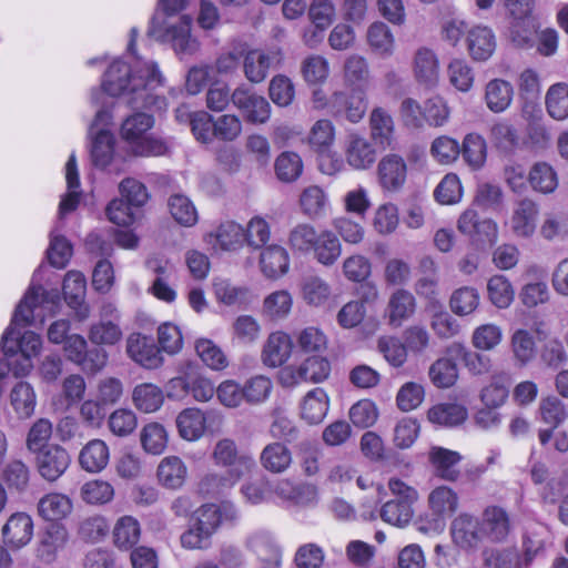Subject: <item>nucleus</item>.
Instances as JSON below:
<instances>
[{"label": "nucleus", "mask_w": 568, "mask_h": 568, "mask_svg": "<svg viewBox=\"0 0 568 568\" xmlns=\"http://www.w3.org/2000/svg\"><path fill=\"white\" fill-rule=\"evenodd\" d=\"M164 78L152 60L134 57L132 62L118 59L104 73L102 88L91 93V103L97 108L94 120L89 129L93 136L91 158L98 168H106L114 154V136L105 129L111 121L113 97H122L133 109L166 106L165 100L155 90L163 85Z\"/></svg>", "instance_id": "nucleus-1"}, {"label": "nucleus", "mask_w": 568, "mask_h": 568, "mask_svg": "<svg viewBox=\"0 0 568 568\" xmlns=\"http://www.w3.org/2000/svg\"><path fill=\"white\" fill-rule=\"evenodd\" d=\"M59 303L60 296L57 290L45 291L41 285H31L17 305L10 326L2 335L0 346L6 355L20 353L24 357L27 364L23 372L32 367L30 359L39 354L42 341L40 335L31 331L21 335L19 329L33 323L37 308L53 311Z\"/></svg>", "instance_id": "nucleus-2"}, {"label": "nucleus", "mask_w": 568, "mask_h": 568, "mask_svg": "<svg viewBox=\"0 0 568 568\" xmlns=\"http://www.w3.org/2000/svg\"><path fill=\"white\" fill-rule=\"evenodd\" d=\"M187 0H160L169 18L164 22L163 34H158L155 28L150 29L149 33L161 38L163 41L172 43L175 52L179 54H192L199 49V42L191 36L192 18L183 14L178 18L173 13L183 10Z\"/></svg>", "instance_id": "nucleus-3"}, {"label": "nucleus", "mask_w": 568, "mask_h": 568, "mask_svg": "<svg viewBox=\"0 0 568 568\" xmlns=\"http://www.w3.org/2000/svg\"><path fill=\"white\" fill-rule=\"evenodd\" d=\"M153 124V118L142 112L134 113L123 121L121 136L129 143L134 155L161 156L168 152V145L163 140L146 135Z\"/></svg>", "instance_id": "nucleus-4"}, {"label": "nucleus", "mask_w": 568, "mask_h": 568, "mask_svg": "<svg viewBox=\"0 0 568 568\" xmlns=\"http://www.w3.org/2000/svg\"><path fill=\"white\" fill-rule=\"evenodd\" d=\"M215 465L226 467L230 481L237 483L245 474L255 467L254 458L248 454H241L233 439H220L212 452Z\"/></svg>", "instance_id": "nucleus-5"}, {"label": "nucleus", "mask_w": 568, "mask_h": 568, "mask_svg": "<svg viewBox=\"0 0 568 568\" xmlns=\"http://www.w3.org/2000/svg\"><path fill=\"white\" fill-rule=\"evenodd\" d=\"M505 4L511 16L510 38L518 47L529 45L537 30V24L531 16L532 0H505Z\"/></svg>", "instance_id": "nucleus-6"}, {"label": "nucleus", "mask_w": 568, "mask_h": 568, "mask_svg": "<svg viewBox=\"0 0 568 568\" xmlns=\"http://www.w3.org/2000/svg\"><path fill=\"white\" fill-rule=\"evenodd\" d=\"M282 62L283 51L281 48L250 50L243 59L244 75L251 83H261L266 79L270 69L280 67Z\"/></svg>", "instance_id": "nucleus-7"}, {"label": "nucleus", "mask_w": 568, "mask_h": 568, "mask_svg": "<svg viewBox=\"0 0 568 568\" xmlns=\"http://www.w3.org/2000/svg\"><path fill=\"white\" fill-rule=\"evenodd\" d=\"M524 555H520L515 549L491 551L485 559L486 565L489 568H527L544 548V544L540 540L534 541L527 537L524 540Z\"/></svg>", "instance_id": "nucleus-8"}, {"label": "nucleus", "mask_w": 568, "mask_h": 568, "mask_svg": "<svg viewBox=\"0 0 568 568\" xmlns=\"http://www.w3.org/2000/svg\"><path fill=\"white\" fill-rule=\"evenodd\" d=\"M125 351L134 363L146 369H155L163 363L161 349L153 337L141 333H132L128 336Z\"/></svg>", "instance_id": "nucleus-9"}, {"label": "nucleus", "mask_w": 568, "mask_h": 568, "mask_svg": "<svg viewBox=\"0 0 568 568\" xmlns=\"http://www.w3.org/2000/svg\"><path fill=\"white\" fill-rule=\"evenodd\" d=\"M36 454L37 470L48 481H55L60 478L71 463L69 453L60 445H49Z\"/></svg>", "instance_id": "nucleus-10"}, {"label": "nucleus", "mask_w": 568, "mask_h": 568, "mask_svg": "<svg viewBox=\"0 0 568 568\" xmlns=\"http://www.w3.org/2000/svg\"><path fill=\"white\" fill-rule=\"evenodd\" d=\"M457 229L464 235L475 241L496 243L498 239V226L491 219L480 220L473 207L465 210L457 222Z\"/></svg>", "instance_id": "nucleus-11"}, {"label": "nucleus", "mask_w": 568, "mask_h": 568, "mask_svg": "<svg viewBox=\"0 0 568 568\" xmlns=\"http://www.w3.org/2000/svg\"><path fill=\"white\" fill-rule=\"evenodd\" d=\"M377 178L381 187L387 192L399 191L407 178L406 161L398 154H387L377 165Z\"/></svg>", "instance_id": "nucleus-12"}, {"label": "nucleus", "mask_w": 568, "mask_h": 568, "mask_svg": "<svg viewBox=\"0 0 568 568\" xmlns=\"http://www.w3.org/2000/svg\"><path fill=\"white\" fill-rule=\"evenodd\" d=\"M3 542L13 550L27 546L33 536V521L26 513L12 514L1 529Z\"/></svg>", "instance_id": "nucleus-13"}, {"label": "nucleus", "mask_w": 568, "mask_h": 568, "mask_svg": "<svg viewBox=\"0 0 568 568\" xmlns=\"http://www.w3.org/2000/svg\"><path fill=\"white\" fill-rule=\"evenodd\" d=\"M463 459L458 452L450 450L440 446H433L428 452V462L433 474L446 481H456L460 476L457 468Z\"/></svg>", "instance_id": "nucleus-14"}, {"label": "nucleus", "mask_w": 568, "mask_h": 568, "mask_svg": "<svg viewBox=\"0 0 568 568\" xmlns=\"http://www.w3.org/2000/svg\"><path fill=\"white\" fill-rule=\"evenodd\" d=\"M480 531L483 537L500 542L506 540L510 532V519L507 511L498 506L485 508L481 515Z\"/></svg>", "instance_id": "nucleus-15"}, {"label": "nucleus", "mask_w": 568, "mask_h": 568, "mask_svg": "<svg viewBox=\"0 0 568 568\" xmlns=\"http://www.w3.org/2000/svg\"><path fill=\"white\" fill-rule=\"evenodd\" d=\"M345 159L354 170H366L376 160V150L365 136L351 134L345 145Z\"/></svg>", "instance_id": "nucleus-16"}, {"label": "nucleus", "mask_w": 568, "mask_h": 568, "mask_svg": "<svg viewBox=\"0 0 568 568\" xmlns=\"http://www.w3.org/2000/svg\"><path fill=\"white\" fill-rule=\"evenodd\" d=\"M371 71L367 60L357 53L349 54L343 63V81L353 92L363 93L369 84Z\"/></svg>", "instance_id": "nucleus-17"}, {"label": "nucleus", "mask_w": 568, "mask_h": 568, "mask_svg": "<svg viewBox=\"0 0 568 568\" xmlns=\"http://www.w3.org/2000/svg\"><path fill=\"white\" fill-rule=\"evenodd\" d=\"M539 207L537 203L530 199L520 200L510 219V226L516 236L530 237L537 226Z\"/></svg>", "instance_id": "nucleus-18"}, {"label": "nucleus", "mask_w": 568, "mask_h": 568, "mask_svg": "<svg viewBox=\"0 0 568 568\" xmlns=\"http://www.w3.org/2000/svg\"><path fill=\"white\" fill-rule=\"evenodd\" d=\"M467 50L474 61H487L496 50V37L491 29L483 26L471 28L466 37Z\"/></svg>", "instance_id": "nucleus-19"}, {"label": "nucleus", "mask_w": 568, "mask_h": 568, "mask_svg": "<svg viewBox=\"0 0 568 568\" xmlns=\"http://www.w3.org/2000/svg\"><path fill=\"white\" fill-rule=\"evenodd\" d=\"M293 342L284 332H273L268 335L262 351V361L268 367L282 366L292 354Z\"/></svg>", "instance_id": "nucleus-20"}, {"label": "nucleus", "mask_w": 568, "mask_h": 568, "mask_svg": "<svg viewBox=\"0 0 568 568\" xmlns=\"http://www.w3.org/2000/svg\"><path fill=\"white\" fill-rule=\"evenodd\" d=\"M329 409L327 393L315 387L307 392L300 405V416L308 425H317L323 422Z\"/></svg>", "instance_id": "nucleus-21"}, {"label": "nucleus", "mask_w": 568, "mask_h": 568, "mask_svg": "<svg viewBox=\"0 0 568 568\" xmlns=\"http://www.w3.org/2000/svg\"><path fill=\"white\" fill-rule=\"evenodd\" d=\"M450 531L454 542L465 549L477 546L483 537L480 521L468 514L457 516L452 523Z\"/></svg>", "instance_id": "nucleus-22"}, {"label": "nucleus", "mask_w": 568, "mask_h": 568, "mask_svg": "<svg viewBox=\"0 0 568 568\" xmlns=\"http://www.w3.org/2000/svg\"><path fill=\"white\" fill-rule=\"evenodd\" d=\"M246 545L258 557L263 568L280 567L282 554L268 534L255 532L248 537Z\"/></svg>", "instance_id": "nucleus-23"}, {"label": "nucleus", "mask_w": 568, "mask_h": 568, "mask_svg": "<svg viewBox=\"0 0 568 568\" xmlns=\"http://www.w3.org/2000/svg\"><path fill=\"white\" fill-rule=\"evenodd\" d=\"M416 310L414 295L406 290H396L389 297L387 304L388 321L394 327H399L409 320Z\"/></svg>", "instance_id": "nucleus-24"}, {"label": "nucleus", "mask_w": 568, "mask_h": 568, "mask_svg": "<svg viewBox=\"0 0 568 568\" xmlns=\"http://www.w3.org/2000/svg\"><path fill=\"white\" fill-rule=\"evenodd\" d=\"M62 290L68 304L74 308L79 307V320H85L89 316V308L82 305L87 290V281L84 275L77 271L68 272L63 281Z\"/></svg>", "instance_id": "nucleus-25"}, {"label": "nucleus", "mask_w": 568, "mask_h": 568, "mask_svg": "<svg viewBox=\"0 0 568 568\" xmlns=\"http://www.w3.org/2000/svg\"><path fill=\"white\" fill-rule=\"evenodd\" d=\"M414 74L418 82L434 87L439 79V62L436 53L428 48H419L414 55Z\"/></svg>", "instance_id": "nucleus-26"}, {"label": "nucleus", "mask_w": 568, "mask_h": 568, "mask_svg": "<svg viewBox=\"0 0 568 568\" xmlns=\"http://www.w3.org/2000/svg\"><path fill=\"white\" fill-rule=\"evenodd\" d=\"M65 180L68 193L60 201L59 220H62L65 214L73 212L78 207L81 197L79 171L74 153L70 155L65 164Z\"/></svg>", "instance_id": "nucleus-27"}, {"label": "nucleus", "mask_w": 568, "mask_h": 568, "mask_svg": "<svg viewBox=\"0 0 568 568\" xmlns=\"http://www.w3.org/2000/svg\"><path fill=\"white\" fill-rule=\"evenodd\" d=\"M311 254L320 264L332 266L342 254L341 241L337 235L329 230L320 231Z\"/></svg>", "instance_id": "nucleus-28"}, {"label": "nucleus", "mask_w": 568, "mask_h": 568, "mask_svg": "<svg viewBox=\"0 0 568 568\" xmlns=\"http://www.w3.org/2000/svg\"><path fill=\"white\" fill-rule=\"evenodd\" d=\"M68 541V531L64 526L52 524L48 527L37 548V556L43 562H52L59 550Z\"/></svg>", "instance_id": "nucleus-29"}, {"label": "nucleus", "mask_w": 568, "mask_h": 568, "mask_svg": "<svg viewBox=\"0 0 568 568\" xmlns=\"http://www.w3.org/2000/svg\"><path fill=\"white\" fill-rule=\"evenodd\" d=\"M332 113L334 115L345 114V118L352 122H359L367 110V103L363 97H347L343 91H336L331 97Z\"/></svg>", "instance_id": "nucleus-30"}, {"label": "nucleus", "mask_w": 568, "mask_h": 568, "mask_svg": "<svg viewBox=\"0 0 568 568\" xmlns=\"http://www.w3.org/2000/svg\"><path fill=\"white\" fill-rule=\"evenodd\" d=\"M458 494L446 485L435 487L428 495V507L437 518L450 517L458 508Z\"/></svg>", "instance_id": "nucleus-31"}, {"label": "nucleus", "mask_w": 568, "mask_h": 568, "mask_svg": "<svg viewBox=\"0 0 568 568\" xmlns=\"http://www.w3.org/2000/svg\"><path fill=\"white\" fill-rule=\"evenodd\" d=\"M514 97L513 85L503 79H493L485 87L486 106L494 113L506 111Z\"/></svg>", "instance_id": "nucleus-32"}, {"label": "nucleus", "mask_w": 568, "mask_h": 568, "mask_svg": "<svg viewBox=\"0 0 568 568\" xmlns=\"http://www.w3.org/2000/svg\"><path fill=\"white\" fill-rule=\"evenodd\" d=\"M187 477V467L178 456L163 458L158 466V478L162 486L168 489L181 488Z\"/></svg>", "instance_id": "nucleus-33"}, {"label": "nucleus", "mask_w": 568, "mask_h": 568, "mask_svg": "<svg viewBox=\"0 0 568 568\" xmlns=\"http://www.w3.org/2000/svg\"><path fill=\"white\" fill-rule=\"evenodd\" d=\"M110 458L109 447L102 439L90 440L79 454L80 466L89 473L103 470Z\"/></svg>", "instance_id": "nucleus-34"}, {"label": "nucleus", "mask_w": 568, "mask_h": 568, "mask_svg": "<svg viewBox=\"0 0 568 568\" xmlns=\"http://www.w3.org/2000/svg\"><path fill=\"white\" fill-rule=\"evenodd\" d=\"M260 264L266 277L277 278L288 271V253L283 246L270 245L262 251Z\"/></svg>", "instance_id": "nucleus-35"}, {"label": "nucleus", "mask_w": 568, "mask_h": 568, "mask_svg": "<svg viewBox=\"0 0 568 568\" xmlns=\"http://www.w3.org/2000/svg\"><path fill=\"white\" fill-rule=\"evenodd\" d=\"M260 463L265 470L273 474H281L291 466L292 453L284 444L274 442L262 449Z\"/></svg>", "instance_id": "nucleus-36"}, {"label": "nucleus", "mask_w": 568, "mask_h": 568, "mask_svg": "<svg viewBox=\"0 0 568 568\" xmlns=\"http://www.w3.org/2000/svg\"><path fill=\"white\" fill-rule=\"evenodd\" d=\"M489 140L501 153L511 154L518 148L520 138L514 124L507 120H499L490 126Z\"/></svg>", "instance_id": "nucleus-37"}, {"label": "nucleus", "mask_w": 568, "mask_h": 568, "mask_svg": "<svg viewBox=\"0 0 568 568\" xmlns=\"http://www.w3.org/2000/svg\"><path fill=\"white\" fill-rule=\"evenodd\" d=\"M132 403L134 407L142 413H154L163 405L164 394L155 384L141 383L132 390Z\"/></svg>", "instance_id": "nucleus-38"}, {"label": "nucleus", "mask_w": 568, "mask_h": 568, "mask_svg": "<svg viewBox=\"0 0 568 568\" xmlns=\"http://www.w3.org/2000/svg\"><path fill=\"white\" fill-rule=\"evenodd\" d=\"M467 408L456 403H440L430 407L427 418L430 423L445 427L460 425L467 419Z\"/></svg>", "instance_id": "nucleus-39"}, {"label": "nucleus", "mask_w": 568, "mask_h": 568, "mask_svg": "<svg viewBox=\"0 0 568 568\" xmlns=\"http://www.w3.org/2000/svg\"><path fill=\"white\" fill-rule=\"evenodd\" d=\"M298 202L302 213L312 220L322 217L329 204L327 194L317 185L305 187Z\"/></svg>", "instance_id": "nucleus-40"}, {"label": "nucleus", "mask_w": 568, "mask_h": 568, "mask_svg": "<svg viewBox=\"0 0 568 568\" xmlns=\"http://www.w3.org/2000/svg\"><path fill=\"white\" fill-rule=\"evenodd\" d=\"M71 499L63 494L51 493L43 496L38 505L39 515L49 521L65 518L72 511Z\"/></svg>", "instance_id": "nucleus-41"}, {"label": "nucleus", "mask_w": 568, "mask_h": 568, "mask_svg": "<svg viewBox=\"0 0 568 568\" xmlns=\"http://www.w3.org/2000/svg\"><path fill=\"white\" fill-rule=\"evenodd\" d=\"M205 416L199 408H186L176 417L180 436L186 440H196L204 434Z\"/></svg>", "instance_id": "nucleus-42"}, {"label": "nucleus", "mask_w": 568, "mask_h": 568, "mask_svg": "<svg viewBox=\"0 0 568 568\" xmlns=\"http://www.w3.org/2000/svg\"><path fill=\"white\" fill-rule=\"evenodd\" d=\"M369 128L372 139L383 145L389 146L394 135V120L383 108H374L369 115Z\"/></svg>", "instance_id": "nucleus-43"}, {"label": "nucleus", "mask_w": 568, "mask_h": 568, "mask_svg": "<svg viewBox=\"0 0 568 568\" xmlns=\"http://www.w3.org/2000/svg\"><path fill=\"white\" fill-rule=\"evenodd\" d=\"M141 536V526L132 516L120 517L113 528L114 545L122 550H129L138 544Z\"/></svg>", "instance_id": "nucleus-44"}, {"label": "nucleus", "mask_w": 568, "mask_h": 568, "mask_svg": "<svg viewBox=\"0 0 568 568\" xmlns=\"http://www.w3.org/2000/svg\"><path fill=\"white\" fill-rule=\"evenodd\" d=\"M320 232L310 223L294 225L287 235V245L294 253L311 254Z\"/></svg>", "instance_id": "nucleus-45"}, {"label": "nucleus", "mask_w": 568, "mask_h": 568, "mask_svg": "<svg viewBox=\"0 0 568 568\" xmlns=\"http://www.w3.org/2000/svg\"><path fill=\"white\" fill-rule=\"evenodd\" d=\"M10 403L19 418L30 417L37 405V395L31 384L17 383L11 389Z\"/></svg>", "instance_id": "nucleus-46"}, {"label": "nucleus", "mask_w": 568, "mask_h": 568, "mask_svg": "<svg viewBox=\"0 0 568 568\" xmlns=\"http://www.w3.org/2000/svg\"><path fill=\"white\" fill-rule=\"evenodd\" d=\"M447 355L460 357L466 368L474 375L489 372L491 361L488 356L466 348L463 344L453 343L447 347Z\"/></svg>", "instance_id": "nucleus-47"}, {"label": "nucleus", "mask_w": 568, "mask_h": 568, "mask_svg": "<svg viewBox=\"0 0 568 568\" xmlns=\"http://www.w3.org/2000/svg\"><path fill=\"white\" fill-rule=\"evenodd\" d=\"M428 376L437 388H449L458 379L457 364L452 357L443 356L429 366Z\"/></svg>", "instance_id": "nucleus-48"}, {"label": "nucleus", "mask_w": 568, "mask_h": 568, "mask_svg": "<svg viewBox=\"0 0 568 568\" xmlns=\"http://www.w3.org/2000/svg\"><path fill=\"white\" fill-rule=\"evenodd\" d=\"M460 154L471 170L480 169L487 158V144L485 139L477 133H469L464 138Z\"/></svg>", "instance_id": "nucleus-49"}, {"label": "nucleus", "mask_w": 568, "mask_h": 568, "mask_svg": "<svg viewBox=\"0 0 568 568\" xmlns=\"http://www.w3.org/2000/svg\"><path fill=\"white\" fill-rule=\"evenodd\" d=\"M447 75L449 83L459 92H469L474 87L475 72L465 59H453L447 65Z\"/></svg>", "instance_id": "nucleus-50"}, {"label": "nucleus", "mask_w": 568, "mask_h": 568, "mask_svg": "<svg viewBox=\"0 0 568 568\" xmlns=\"http://www.w3.org/2000/svg\"><path fill=\"white\" fill-rule=\"evenodd\" d=\"M143 449L153 455H160L168 446L169 435L165 427L156 422L143 426L140 433Z\"/></svg>", "instance_id": "nucleus-51"}, {"label": "nucleus", "mask_w": 568, "mask_h": 568, "mask_svg": "<svg viewBox=\"0 0 568 568\" xmlns=\"http://www.w3.org/2000/svg\"><path fill=\"white\" fill-rule=\"evenodd\" d=\"M213 290L216 300L227 306L243 305L250 301L248 288L235 285L229 280H215L213 283Z\"/></svg>", "instance_id": "nucleus-52"}, {"label": "nucleus", "mask_w": 568, "mask_h": 568, "mask_svg": "<svg viewBox=\"0 0 568 568\" xmlns=\"http://www.w3.org/2000/svg\"><path fill=\"white\" fill-rule=\"evenodd\" d=\"M528 181L535 191L544 194L552 193L558 186L557 173L546 162H537L531 166Z\"/></svg>", "instance_id": "nucleus-53"}, {"label": "nucleus", "mask_w": 568, "mask_h": 568, "mask_svg": "<svg viewBox=\"0 0 568 568\" xmlns=\"http://www.w3.org/2000/svg\"><path fill=\"white\" fill-rule=\"evenodd\" d=\"M303 300L312 306L325 304L331 296V286L320 276H305L301 284Z\"/></svg>", "instance_id": "nucleus-54"}, {"label": "nucleus", "mask_w": 568, "mask_h": 568, "mask_svg": "<svg viewBox=\"0 0 568 568\" xmlns=\"http://www.w3.org/2000/svg\"><path fill=\"white\" fill-rule=\"evenodd\" d=\"M480 296L476 288L463 286L455 290L449 298L452 312L458 316H466L476 311L479 305Z\"/></svg>", "instance_id": "nucleus-55"}, {"label": "nucleus", "mask_w": 568, "mask_h": 568, "mask_svg": "<svg viewBox=\"0 0 568 568\" xmlns=\"http://www.w3.org/2000/svg\"><path fill=\"white\" fill-rule=\"evenodd\" d=\"M546 109L548 114L557 121L568 118V85L566 83H556L549 88L546 94Z\"/></svg>", "instance_id": "nucleus-56"}, {"label": "nucleus", "mask_w": 568, "mask_h": 568, "mask_svg": "<svg viewBox=\"0 0 568 568\" xmlns=\"http://www.w3.org/2000/svg\"><path fill=\"white\" fill-rule=\"evenodd\" d=\"M335 141V126L326 119L316 121L308 133V144L317 153L329 151Z\"/></svg>", "instance_id": "nucleus-57"}, {"label": "nucleus", "mask_w": 568, "mask_h": 568, "mask_svg": "<svg viewBox=\"0 0 568 568\" xmlns=\"http://www.w3.org/2000/svg\"><path fill=\"white\" fill-rule=\"evenodd\" d=\"M195 351L201 361L213 371H223L229 366V359L222 348L209 338H200Z\"/></svg>", "instance_id": "nucleus-58"}, {"label": "nucleus", "mask_w": 568, "mask_h": 568, "mask_svg": "<svg viewBox=\"0 0 568 568\" xmlns=\"http://www.w3.org/2000/svg\"><path fill=\"white\" fill-rule=\"evenodd\" d=\"M488 297L498 308H507L514 301L515 291L504 275H494L487 284Z\"/></svg>", "instance_id": "nucleus-59"}, {"label": "nucleus", "mask_w": 568, "mask_h": 568, "mask_svg": "<svg viewBox=\"0 0 568 568\" xmlns=\"http://www.w3.org/2000/svg\"><path fill=\"white\" fill-rule=\"evenodd\" d=\"M509 395L507 379L504 376H493L490 382L483 387L480 400L488 408H498L503 406Z\"/></svg>", "instance_id": "nucleus-60"}, {"label": "nucleus", "mask_w": 568, "mask_h": 568, "mask_svg": "<svg viewBox=\"0 0 568 568\" xmlns=\"http://www.w3.org/2000/svg\"><path fill=\"white\" fill-rule=\"evenodd\" d=\"M172 217L183 226H193L197 222V211L192 201L183 194H174L169 199Z\"/></svg>", "instance_id": "nucleus-61"}, {"label": "nucleus", "mask_w": 568, "mask_h": 568, "mask_svg": "<svg viewBox=\"0 0 568 568\" xmlns=\"http://www.w3.org/2000/svg\"><path fill=\"white\" fill-rule=\"evenodd\" d=\"M80 494L87 504L104 505L113 499L114 488L109 481L93 479L82 485Z\"/></svg>", "instance_id": "nucleus-62"}, {"label": "nucleus", "mask_w": 568, "mask_h": 568, "mask_svg": "<svg viewBox=\"0 0 568 568\" xmlns=\"http://www.w3.org/2000/svg\"><path fill=\"white\" fill-rule=\"evenodd\" d=\"M501 341L503 329L493 323L477 326L471 334V345L478 351H493Z\"/></svg>", "instance_id": "nucleus-63"}, {"label": "nucleus", "mask_w": 568, "mask_h": 568, "mask_svg": "<svg viewBox=\"0 0 568 568\" xmlns=\"http://www.w3.org/2000/svg\"><path fill=\"white\" fill-rule=\"evenodd\" d=\"M377 348L386 362L393 367H400L407 361L406 345L395 336H382L377 341Z\"/></svg>", "instance_id": "nucleus-64"}]
</instances>
